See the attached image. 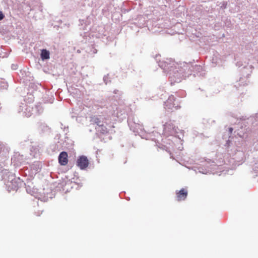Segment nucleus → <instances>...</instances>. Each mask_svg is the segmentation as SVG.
<instances>
[{"mask_svg":"<svg viewBox=\"0 0 258 258\" xmlns=\"http://www.w3.org/2000/svg\"><path fill=\"white\" fill-rule=\"evenodd\" d=\"M91 121L96 124L99 126L102 125V124H101V121L100 118L97 116L96 115H94L91 117Z\"/></svg>","mask_w":258,"mask_h":258,"instance_id":"423d86ee","label":"nucleus"},{"mask_svg":"<svg viewBox=\"0 0 258 258\" xmlns=\"http://www.w3.org/2000/svg\"><path fill=\"white\" fill-rule=\"evenodd\" d=\"M68 155L66 152H62L58 156V161L61 165L65 166L68 163Z\"/></svg>","mask_w":258,"mask_h":258,"instance_id":"20e7f679","label":"nucleus"},{"mask_svg":"<svg viewBox=\"0 0 258 258\" xmlns=\"http://www.w3.org/2000/svg\"><path fill=\"white\" fill-rule=\"evenodd\" d=\"M179 107V103L175 102V97L171 95L165 102V108L167 110L177 109Z\"/></svg>","mask_w":258,"mask_h":258,"instance_id":"f257e3e1","label":"nucleus"},{"mask_svg":"<svg viewBox=\"0 0 258 258\" xmlns=\"http://www.w3.org/2000/svg\"><path fill=\"white\" fill-rule=\"evenodd\" d=\"M99 127H101V130H100V132L103 134H106L108 132L107 128L105 126H104L103 124H102Z\"/></svg>","mask_w":258,"mask_h":258,"instance_id":"0eeeda50","label":"nucleus"},{"mask_svg":"<svg viewBox=\"0 0 258 258\" xmlns=\"http://www.w3.org/2000/svg\"><path fill=\"white\" fill-rule=\"evenodd\" d=\"M49 55L50 53L49 51L46 49H42L41 50V57L43 60L49 59L50 57Z\"/></svg>","mask_w":258,"mask_h":258,"instance_id":"39448f33","label":"nucleus"},{"mask_svg":"<svg viewBox=\"0 0 258 258\" xmlns=\"http://www.w3.org/2000/svg\"><path fill=\"white\" fill-rule=\"evenodd\" d=\"M41 214H42V212H40V211H38V212L35 213V215L37 216H40Z\"/></svg>","mask_w":258,"mask_h":258,"instance_id":"1a4fd4ad","label":"nucleus"},{"mask_svg":"<svg viewBox=\"0 0 258 258\" xmlns=\"http://www.w3.org/2000/svg\"><path fill=\"white\" fill-rule=\"evenodd\" d=\"M4 15L3 14V13H2V12L0 11V20H2L4 19Z\"/></svg>","mask_w":258,"mask_h":258,"instance_id":"6e6552de","label":"nucleus"},{"mask_svg":"<svg viewBox=\"0 0 258 258\" xmlns=\"http://www.w3.org/2000/svg\"><path fill=\"white\" fill-rule=\"evenodd\" d=\"M187 190L185 188H182L179 191H176V198L179 202L184 201L187 196Z\"/></svg>","mask_w":258,"mask_h":258,"instance_id":"7ed1b4c3","label":"nucleus"},{"mask_svg":"<svg viewBox=\"0 0 258 258\" xmlns=\"http://www.w3.org/2000/svg\"><path fill=\"white\" fill-rule=\"evenodd\" d=\"M77 165L81 169H84L88 167L89 161L86 157L82 156L78 159Z\"/></svg>","mask_w":258,"mask_h":258,"instance_id":"f03ea898","label":"nucleus"},{"mask_svg":"<svg viewBox=\"0 0 258 258\" xmlns=\"http://www.w3.org/2000/svg\"><path fill=\"white\" fill-rule=\"evenodd\" d=\"M232 130H233L232 128H229V131H230V133H231L232 132Z\"/></svg>","mask_w":258,"mask_h":258,"instance_id":"9d476101","label":"nucleus"}]
</instances>
